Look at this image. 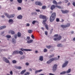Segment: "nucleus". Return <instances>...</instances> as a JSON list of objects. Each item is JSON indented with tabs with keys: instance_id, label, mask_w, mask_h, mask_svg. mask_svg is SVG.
<instances>
[{
	"instance_id": "9d476101",
	"label": "nucleus",
	"mask_w": 75,
	"mask_h": 75,
	"mask_svg": "<svg viewBox=\"0 0 75 75\" xmlns=\"http://www.w3.org/2000/svg\"><path fill=\"white\" fill-rule=\"evenodd\" d=\"M61 11H62V13H63V14L67 13H68V12H69V11L67 10H65V11H64L63 10H61Z\"/></svg>"
},
{
	"instance_id": "0eeeda50",
	"label": "nucleus",
	"mask_w": 75,
	"mask_h": 75,
	"mask_svg": "<svg viewBox=\"0 0 75 75\" xmlns=\"http://www.w3.org/2000/svg\"><path fill=\"white\" fill-rule=\"evenodd\" d=\"M3 60L4 61H5L6 63H10V62H9V60L7 59L6 57H3Z\"/></svg>"
},
{
	"instance_id": "a878e982",
	"label": "nucleus",
	"mask_w": 75,
	"mask_h": 75,
	"mask_svg": "<svg viewBox=\"0 0 75 75\" xmlns=\"http://www.w3.org/2000/svg\"><path fill=\"white\" fill-rule=\"evenodd\" d=\"M57 46L58 47H62V45L61 44H58L57 45Z\"/></svg>"
},
{
	"instance_id": "4d7b16f0",
	"label": "nucleus",
	"mask_w": 75,
	"mask_h": 75,
	"mask_svg": "<svg viewBox=\"0 0 75 75\" xmlns=\"http://www.w3.org/2000/svg\"><path fill=\"white\" fill-rule=\"evenodd\" d=\"M10 74L11 75H13V71H11L10 72Z\"/></svg>"
},
{
	"instance_id": "a19ab883",
	"label": "nucleus",
	"mask_w": 75,
	"mask_h": 75,
	"mask_svg": "<svg viewBox=\"0 0 75 75\" xmlns=\"http://www.w3.org/2000/svg\"><path fill=\"white\" fill-rule=\"evenodd\" d=\"M54 40V41H58V38H55L53 39Z\"/></svg>"
},
{
	"instance_id": "052dcab7",
	"label": "nucleus",
	"mask_w": 75,
	"mask_h": 75,
	"mask_svg": "<svg viewBox=\"0 0 75 75\" xmlns=\"http://www.w3.org/2000/svg\"><path fill=\"white\" fill-rule=\"evenodd\" d=\"M26 26H28V27H29L30 26V24L29 23H27Z\"/></svg>"
},
{
	"instance_id": "b1692460",
	"label": "nucleus",
	"mask_w": 75,
	"mask_h": 75,
	"mask_svg": "<svg viewBox=\"0 0 75 75\" xmlns=\"http://www.w3.org/2000/svg\"><path fill=\"white\" fill-rule=\"evenodd\" d=\"M71 69H68V70L66 71V73H67V74L70 73V72H71Z\"/></svg>"
},
{
	"instance_id": "79ce46f5",
	"label": "nucleus",
	"mask_w": 75,
	"mask_h": 75,
	"mask_svg": "<svg viewBox=\"0 0 75 75\" xmlns=\"http://www.w3.org/2000/svg\"><path fill=\"white\" fill-rule=\"evenodd\" d=\"M46 47L47 48H48V49H50V48H51V46L49 45L48 46H47Z\"/></svg>"
},
{
	"instance_id": "393cba45",
	"label": "nucleus",
	"mask_w": 75,
	"mask_h": 75,
	"mask_svg": "<svg viewBox=\"0 0 75 75\" xmlns=\"http://www.w3.org/2000/svg\"><path fill=\"white\" fill-rule=\"evenodd\" d=\"M17 35L18 37H21V33L20 32H18L17 33Z\"/></svg>"
},
{
	"instance_id": "7ed1b4c3",
	"label": "nucleus",
	"mask_w": 75,
	"mask_h": 75,
	"mask_svg": "<svg viewBox=\"0 0 75 75\" xmlns=\"http://www.w3.org/2000/svg\"><path fill=\"white\" fill-rule=\"evenodd\" d=\"M55 7H57L58 8H61V7L60 6L58 5L55 6L54 5H52L50 9L52 10H53L55 8Z\"/></svg>"
},
{
	"instance_id": "680f3d73",
	"label": "nucleus",
	"mask_w": 75,
	"mask_h": 75,
	"mask_svg": "<svg viewBox=\"0 0 75 75\" xmlns=\"http://www.w3.org/2000/svg\"><path fill=\"white\" fill-rule=\"evenodd\" d=\"M31 37L32 38H33V39L34 38V35H31Z\"/></svg>"
},
{
	"instance_id": "6ab92c4d",
	"label": "nucleus",
	"mask_w": 75,
	"mask_h": 75,
	"mask_svg": "<svg viewBox=\"0 0 75 75\" xmlns=\"http://www.w3.org/2000/svg\"><path fill=\"white\" fill-rule=\"evenodd\" d=\"M6 27V26H1L0 27V30H3L4 28H5Z\"/></svg>"
},
{
	"instance_id": "13d9d810",
	"label": "nucleus",
	"mask_w": 75,
	"mask_h": 75,
	"mask_svg": "<svg viewBox=\"0 0 75 75\" xmlns=\"http://www.w3.org/2000/svg\"><path fill=\"white\" fill-rule=\"evenodd\" d=\"M48 33L47 32V31H46L45 32V35H47L48 34H47Z\"/></svg>"
},
{
	"instance_id": "dca6fc26",
	"label": "nucleus",
	"mask_w": 75,
	"mask_h": 75,
	"mask_svg": "<svg viewBox=\"0 0 75 75\" xmlns=\"http://www.w3.org/2000/svg\"><path fill=\"white\" fill-rule=\"evenodd\" d=\"M39 60L41 61H43V57L42 56H40L39 58Z\"/></svg>"
},
{
	"instance_id": "338daca9",
	"label": "nucleus",
	"mask_w": 75,
	"mask_h": 75,
	"mask_svg": "<svg viewBox=\"0 0 75 75\" xmlns=\"http://www.w3.org/2000/svg\"><path fill=\"white\" fill-rule=\"evenodd\" d=\"M70 4H71V3H70V2H69L67 4L68 6H69L70 5Z\"/></svg>"
},
{
	"instance_id": "37998d69",
	"label": "nucleus",
	"mask_w": 75,
	"mask_h": 75,
	"mask_svg": "<svg viewBox=\"0 0 75 75\" xmlns=\"http://www.w3.org/2000/svg\"><path fill=\"white\" fill-rule=\"evenodd\" d=\"M15 16V15L14 14H13L12 15H11V18H13Z\"/></svg>"
},
{
	"instance_id": "20e7f679",
	"label": "nucleus",
	"mask_w": 75,
	"mask_h": 75,
	"mask_svg": "<svg viewBox=\"0 0 75 75\" xmlns=\"http://www.w3.org/2000/svg\"><path fill=\"white\" fill-rule=\"evenodd\" d=\"M70 26V23H67L66 25H61V27L62 28H67L69 27Z\"/></svg>"
},
{
	"instance_id": "603ef678",
	"label": "nucleus",
	"mask_w": 75,
	"mask_h": 75,
	"mask_svg": "<svg viewBox=\"0 0 75 75\" xmlns=\"http://www.w3.org/2000/svg\"><path fill=\"white\" fill-rule=\"evenodd\" d=\"M17 35H14V37H15V39H16V38H17Z\"/></svg>"
},
{
	"instance_id": "39448f33",
	"label": "nucleus",
	"mask_w": 75,
	"mask_h": 75,
	"mask_svg": "<svg viewBox=\"0 0 75 75\" xmlns=\"http://www.w3.org/2000/svg\"><path fill=\"white\" fill-rule=\"evenodd\" d=\"M57 65L55 64L53 67L52 70L53 72H55L57 69Z\"/></svg>"
},
{
	"instance_id": "bf43d9fd",
	"label": "nucleus",
	"mask_w": 75,
	"mask_h": 75,
	"mask_svg": "<svg viewBox=\"0 0 75 75\" xmlns=\"http://www.w3.org/2000/svg\"><path fill=\"white\" fill-rule=\"evenodd\" d=\"M27 40H29L30 39V38L29 37H27Z\"/></svg>"
},
{
	"instance_id": "5701e85b",
	"label": "nucleus",
	"mask_w": 75,
	"mask_h": 75,
	"mask_svg": "<svg viewBox=\"0 0 75 75\" xmlns=\"http://www.w3.org/2000/svg\"><path fill=\"white\" fill-rule=\"evenodd\" d=\"M53 3L56 5H57V2L55 0H54L53 1Z\"/></svg>"
},
{
	"instance_id": "0e129e2a",
	"label": "nucleus",
	"mask_w": 75,
	"mask_h": 75,
	"mask_svg": "<svg viewBox=\"0 0 75 75\" xmlns=\"http://www.w3.org/2000/svg\"><path fill=\"white\" fill-rule=\"evenodd\" d=\"M1 17H2V18H5V16L4 15H2L1 16Z\"/></svg>"
},
{
	"instance_id": "3c124183",
	"label": "nucleus",
	"mask_w": 75,
	"mask_h": 75,
	"mask_svg": "<svg viewBox=\"0 0 75 75\" xmlns=\"http://www.w3.org/2000/svg\"><path fill=\"white\" fill-rule=\"evenodd\" d=\"M36 12H40V9H36Z\"/></svg>"
},
{
	"instance_id": "de8ad7c7",
	"label": "nucleus",
	"mask_w": 75,
	"mask_h": 75,
	"mask_svg": "<svg viewBox=\"0 0 75 75\" xmlns=\"http://www.w3.org/2000/svg\"><path fill=\"white\" fill-rule=\"evenodd\" d=\"M18 10H21V7H18Z\"/></svg>"
},
{
	"instance_id": "2eb2a0df",
	"label": "nucleus",
	"mask_w": 75,
	"mask_h": 75,
	"mask_svg": "<svg viewBox=\"0 0 75 75\" xmlns=\"http://www.w3.org/2000/svg\"><path fill=\"white\" fill-rule=\"evenodd\" d=\"M19 52L18 51H15L13 52V53L14 54H19Z\"/></svg>"
},
{
	"instance_id": "e433bc0d",
	"label": "nucleus",
	"mask_w": 75,
	"mask_h": 75,
	"mask_svg": "<svg viewBox=\"0 0 75 75\" xmlns=\"http://www.w3.org/2000/svg\"><path fill=\"white\" fill-rule=\"evenodd\" d=\"M6 38H11V36L9 35H6Z\"/></svg>"
},
{
	"instance_id": "7c9ffc66",
	"label": "nucleus",
	"mask_w": 75,
	"mask_h": 75,
	"mask_svg": "<svg viewBox=\"0 0 75 75\" xmlns=\"http://www.w3.org/2000/svg\"><path fill=\"white\" fill-rule=\"evenodd\" d=\"M18 2L19 3H22V1H23V0H17Z\"/></svg>"
},
{
	"instance_id": "09e8293b",
	"label": "nucleus",
	"mask_w": 75,
	"mask_h": 75,
	"mask_svg": "<svg viewBox=\"0 0 75 75\" xmlns=\"http://www.w3.org/2000/svg\"><path fill=\"white\" fill-rule=\"evenodd\" d=\"M47 51V50L45 48L44 49V52H46Z\"/></svg>"
},
{
	"instance_id": "2f4dec72",
	"label": "nucleus",
	"mask_w": 75,
	"mask_h": 75,
	"mask_svg": "<svg viewBox=\"0 0 75 75\" xmlns=\"http://www.w3.org/2000/svg\"><path fill=\"white\" fill-rule=\"evenodd\" d=\"M46 7H47L46 6H43L42 7V9L43 10H44V9H45V8H46Z\"/></svg>"
},
{
	"instance_id": "f3484780",
	"label": "nucleus",
	"mask_w": 75,
	"mask_h": 75,
	"mask_svg": "<svg viewBox=\"0 0 75 75\" xmlns=\"http://www.w3.org/2000/svg\"><path fill=\"white\" fill-rule=\"evenodd\" d=\"M33 42V40H28L27 41V43L29 44L30 43H31L32 42Z\"/></svg>"
},
{
	"instance_id": "ddd939ff",
	"label": "nucleus",
	"mask_w": 75,
	"mask_h": 75,
	"mask_svg": "<svg viewBox=\"0 0 75 75\" xmlns=\"http://www.w3.org/2000/svg\"><path fill=\"white\" fill-rule=\"evenodd\" d=\"M9 33H11V34H14L15 32L13 30H11L9 32Z\"/></svg>"
},
{
	"instance_id": "c03bdc74",
	"label": "nucleus",
	"mask_w": 75,
	"mask_h": 75,
	"mask_svg": "<svg viewBox=\"0 0 75 75\" xmlns=\"http://www.w3.org/2000/svg\"><path fill=\"white\" fill-rule=\"evenodd\" d=\"M54 57V54H52V55H50V56L49 58H52Z\"/></svg>"
},
{
	"instance_id": "4468645a",
	"label": "nucleus",
	"mask_w": 75,
	"mask_h": 75,
	"mask_svg": "<svg viewBox=\"0 0 75 75\" xmlns=\"http://www.w3.org/2000/svg\"><path fill=\"white\" fill-rule=\"evenodd\" d=\"M23 17V16H22V15H19L17 17V18H18V19H19L20 20V19H21Z\"/></svg>"
},
{
	"instance_id": "1a4fd4ad",
	"label": "nucleus",
	"mask_w": 75,
	"mask_h": 75,
	"mask_svg": "<svg viewBox=\"0 0 75 75\" xmlns=\"http://www.w3.org/2000/svg\"><path fill=\"white\" fill-rule=\"evenodd\" d=\"M35 4L38 6H42V4L40 2L36 1Z\"/></svg>"
},
{
	"instance_id": "aec40b11",
	"label": "nucleus",
	"mask_w": 75,
	"mask_h": 75,
	"mask_svg": "<svg viewBox=\"0 0 75 75\" xmlns=\"http://www.w3.org/2000/svg\"><path fill=\"white\" fill-rule=\"evenodd\" d=\"M33 30H29L28 31V33H29V34H31V33H33Z\"/></svg>"
},
{
	"instance_id": "f03ea898",
	"label": "nucleus",
	"mask_w": 75,
	"mask_h": 75,
	"mask_svg": "<svg viewBox=\"0 0 75 75\" xmlns=\"http://www.w3.org/2000/svg\"><path fill=\"white\" fill-rule=\"evenodd\" d=\"M58 59L56 57H54V58H52V59H51L49 60L47 62V63L48 64H50V63L51 62H52V61H57Z\"/></svg>"
},
{
	"instance_id": "72a5a7b5",
	"label": "nucleus",
	"mask_w": 75,
	"mask_h": 75,
	"mask_svg": "<svg viewBox=\"0 0 75 75\" xmlns=\"http://www.w3.org/2000/svg\"><path fill=\"white\" fill-rule=\"evenodd\" d=\"M43 16H44V15H40L39 16V18H41L42 19V18L43 17Z\"/></svg>"
},
{
	"instance_id": "473e14b6",
	"label": "nucleus",
	"mask_w": 75,
	"mask_h": 75,
	"mask_svg": "<svg viewBox=\"0 0 75 75\" xmlns=\"http://www.w3.org/2000/svg\"><path fill=\"white\" fill-rule=\"evenodd\" d=\"M43 16H44V15H40L39 16V18H41L42 19V18L43 17Z\"/></svg>"
},
{
	"instance_id": "cd10ccee",
	"label": "nucleus",
	"mask_w": 75,
	"mask_h": 75,
	"mask_svg": "<svg viewBox=\"0 0 75 75\" xmlns=\"http://www.w3.org/2000/svg\"><path fill=\"white\" fill-rule=\"evenodd\" d=\"M66 73V71H63L61 73H60V74L61 75H62L63 74H65Z\"/></svg>"
},
{
	"instance_id": "412c9836",
	"label": "nucleus",
	"mask_w": 75,
	"mask_h": 75,
	"mask_svg": "<svg viewBox=\"0 0 75 75\" xmlns=\"http://www.w3.org/2000/svg\"><path fill=\"white\" fill-rule=\"evenodd\" d=\"M57 38L58 40H61V39H62V37H61V36L60 35L58 36Z\"/></svg>"
},
{
	"instance_id": "6e6d98bb",
	"label": "nucleus",
	"mask_w": 75,
	"mask_h": 75,
	"mask_svg": "<svg viewBox=\"0 0 75 75\" xmlns=\"http://www.w3.org/2000/svg\"><path fill=\"white\" fill-rule=\"evenodd\" d=\"M73 5L75 7V2H73Z\"/></svg>"
},
{
	"instance_id": "774afa93",
	"label": "nucleus",
	"mask_w": 75,
	"mask_h": 75,
	"mask_svg": "<svg viewBox=\"0 0 75 75\" xmlns=\"http://www.w3.org/2000/svg\"><path fill=\"white\" fill-rule=\"evenodd\" d=\"M49 75H54V74H52V73H50L49 74Z\"/></svg>"
},
{
	"instance_id": "ea45409f",
	"label": "nucleus",
	"mask_w": 75,
	"mask_h": 75,
	"mask_svg": "<svg viewBox=\"0 0 75 75\" xmlns=\"http://www.w3.org/2000/svg\"><path fill=\"white\" fill-rule=\"evenodd\" d=\"M12 62L13 64H16V63H17V61H16V60H13L12 61Z\"/></svg>"
},
{
	"instance_id": "6e6552de",
	"label": "nucleus",
	"mask_w": 75,
	"mask_h": 75,
	"mask_svg": "<svg viewBox=\"0 0 75 75\" xmlns=\"http://www.w3.org/2000/svg\"><path fill=\"white\" fill-rule=\"evenodd\" d=\"M68 61H67L66 62H65L63 64L62 66V68H64V67H65L68 64Z\"/></svg>"
},
{
	"instance_id": "49530a36",
	"label": "nucleus",
	"mask_w": 75,
	"mask_h": 75,
	"mask_svg": "<svg viewBox=\"0 0 75 75\" xmlns=\"http://www.w3.org/2000/svg\"><path fill=\"white\" fill-rule=\"evenodd\" d=\"M54 37H58V34H56L54 35Z\"/></svg>"
},
{
	"instance_id": "9b49d317",
	"label": "nucleus",
	"mask_w": 75,
	"mask_h": 75,
	"mask_svg": "<svg viewBox=\"0 0 75 75\" xmlns=\"http://www.w3.org/2000/svg\"><path fill=\"white\" fill-rule=\"evenodd\" d=\"M5 15L8 18H11V15H9V14L6 13H5Z\"/></svg>"
},
{
	"instance_id": "4c0bfd02",
	"label": "nucleus",
	"mask_w": 75,
	"mask_h": 75,
	"mask_svg": "<svg viewBox=\"0 0 75 75\" xmlns=\"http://www.w3.org/2000/svg\"><path fill=\"white\" fill-rule=\"evenodd\" d=\"M8 21L9 22V23H10L11 22H12V23H13V22H14L13 20L12 19H9Z\"/></svg>"
},
{
	"instance_id": "864d4df0",
	"label": "nucleus",
	"mask_w": 75,
	"mask_h": 75,
	"mask_svg": "<svg viewBox=\"0 0 75 75\" xmlns=\"http://www.w3.org/2000/svg\"><path fill=\"white\" fill-rule=\"evenodd\" d=\"M59 18H57L56 19V21L57 22H59Z\"/></svg>"
},
{
	"instance_id": "4be33fe9",
	"label": "nucleus",
	"mask_w": 75,
	"mask_h": 75,
	"mask_svg": "<svg viewBox=\"0 0 75 75\" xmlns=\"http://www.w3.org/2000/svg\"><path fill=\"white\" fill-rule=\"evenodd\" d=\"M45 19V20H44L43 21V24H44L45 25V24H46V23H45V22H46V21H47V18Z\"/></svg>"
},
{
	"instance_id": "a18cd8bd",
	"label": "nucleus",
	"mask_w": 75,
	"mask_h": 75,
	"mask_svg": "<svg viewBox=\"0 0 75 75\" xmlns=\"http://www.w3.org/2000/svg\"><path fill=\"white\" fill-rule=\"evenodd\" d=\"M36 23V21H34L32 22L33 24H35V23Z\"/></svg>"
},
{
	"instance_id": "f8f14e48",
	"label": "nucleus",
	"mask_w": 75,
	"mask_h": 75,
	"mask_svg": "<svg viewBox=\"0 0 75 75\" xmlns=\"http://www.w3.org/2000/svg\"><path fill=\"white\" fill-rule=\"evenodd\" d=\"M42 71V69H40L38 70H36L35 71V74H37L38 72H41Z\"/></svg>"
},
{
	"instance_id": "c9c22d12",
	"label": "nucleus",
	"mask_w": 75,
	"mask_h": 75,
	"mask_svg": "<svg viewBox=\"0 0 75 75\" xmlns=\"http://www.w3.org/2000/svg\"><path fill=\"white\" fill-rule=\"evenodd\" d=\"M19 54H20V55H23V52H22L21 51H19Z\"/></svg>"
},
{
	"instance_id": "bb28decb",
	"label": "nucleus",
	"mask_w": 75,
	"mask_h": 75,
	"mask_svg": "<svg viewBox=\"0 0 75 75\" xmlns=\"http://www.w3.org/2000/svg\"><path fill=\"white\" fill-rule=\"evenodd\" d=\"M12 42L13 43H16V40L14 39V38H13L12 39Z\"/></svg>"
},
{
	"instance_id": "e2e57ef3",
	"label": "nucleus",
	"mask_w": 75,
	"mask_h": 75,
	"mask_svg": "<svg viewBox=\"0 0 75 75\" xmlns=\"http://www.w3.org/2000/svg\"><path fill=\"white\" fill-rule=\"evenodd\" d=\"M65 3H68V0H65Z\"/></svg>"
},
{
	"instance_id": "69168bd1",
	"label": "nucleus",
	"mask_w": 75,
	"mask_h": 75,
	"mask_svg": "<svg viewBox=\"0 0 75 75\" xmlns=\"http://www.w3.org/2000/svg\"><path fill=\"white\" fill-rule=\"evenodd\" d=\"M29 65V63H26V65Z\"/></svg>"
},
{
	"instance_id": "a211bd4d",
	"label": "nucleus",
	"mask_w": 75,
	"mask_h": 75,
	"mask_svg": "<svg viewBox=\"0 0 75 75\" xmlns=\"http://www.w3.org/2000/svg\"><path fill=\"white\" fill-rule=\"evenodd\" d=\"M25 71H26V70H24L22 71L20 73V74L21 75H22V74H23L24 73V72H25Z\"/></svg>"
},
{
	"instance_id": "8fccbe9b",
	"label": "nucleus",
	"mask_w": 75,
	"mask_h": 75,
	"mask_svg": "<svg viewBox=\"0 0 75 75\" xmlns=\"http://www.w3.org/2000/svg\"><path fill=\"white\" fill-rule=\"evenodd\" d=\"M62 4V2L61 1H60V2H58V3H57V4Z\"/></svg>"
},
{
	"instance_id": "5fc2aeb1",
	"label": "nucleus",
	"mask_w": 75,
	"mask_h": 75,
	"mask_svg": "<svg viewBox=\"0 0 75 75\" xmlns=\"http://www.w3.org/2000/svg\"><path fill=\"white\" fill-rule=\"evenodd\" d=\"M52 31H53V28L51 29V30L50 31V33L51 34V33H52Z\"/></svg>"
},
{
	"instance_id": "58836bf2",
	"label": "nucleus",
	"mask_w": 75,
	"mask_h": 75,
	"mask_svg": "<svg viewBox=\"0 0 75 75\" xmlns=\"http://www.w3.org/2000/svg\"><path fill=\"white\" fill-rule=\"evenodd\" d=\"M30 72H26L24 74V75H30Z\"/></svg>"
},
{
	"instance_id": "c756f323",
	"label": "nucleus",
	"mask_w": 75,
	"mask_h": 75,
	"mask_svg": "<svg viewBox=\"0 0 75 75\" xmlns=\"http://www.w3.org/2000/svg\"><path fill=\"white\" fill-rule=\"evenodd\" d=\"M16 69H21V66H18V67H16Z\"/></svg>"
},
{
	"instance_id": "423d86ee",
	"label": "nucleus",
	"mask_w": 75,
	"mask_h": 75,
	"mask_svg": "<svg viewBox=\"0 0 75 75\" xmlns=\"http://www.w3.org/2000/svg\"><path fill=\"white\" fill-rule=\"evenodd\" d=\"M21 50L22 51H32V50L28 49H24L23 48H21Z\"/></svg>"
},
{
	"instance_id": "c85d7f7f",
	"label": "nucleus",
	"mask_w": 75,
	"mask_h": 75,
	"mask_svg": "<svg viewBox=\"0 0 75 75\" xmlns=\"http://www.w3.org/2000/svg\"><path fill=\"white\" fill-rule=\"evenodd\" d=\"M44 25H45V27L46 29L48 30V25H47V24H46Z\"/></svg>"
},
{
	"instance_id": "f257e3e1",
	"label": "nucleus",
	"mask_w": 75,
	"mask_h": 75,
	"mask_svg": "<svg viewBox=\"0 0 75 75\" xmlns=\"http://www.w3.org/2000/svg\"><path fill=\"white\" fill-rule=\"evenodd\" d=\"M56 17V13L55 12H53L52 13V15L50 17V22H52L54 21V20L55 18Z\"/></svg>"
},
{
	"instance_id": "f704fd0d",
	"label": "nucleus",
	"mask_w": 75,
	"mask_h": 75,
	"mask_svg": "<svg viewBox=\"0 0 75 75\" xmlns=\"http://www.w3.org/2000/svg\"><path fill=\"white\" fill-rule=\"evenodd\" d=\"M46 18H47V16H45L43 15V18H42V19L44 20V19H46Z\"/></svg>"
}]
</instances>
